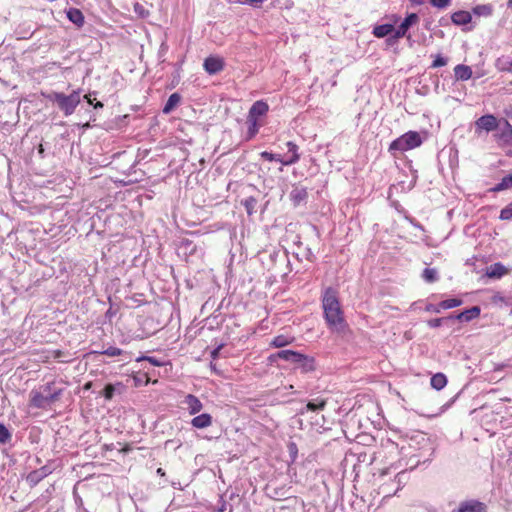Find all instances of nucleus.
<instances>
[{
	"label": "nucleus",
	"instance_id": "1",
	"mask_svg": "<svg viewBox=\"0 0 512 512\" xmlns=\"http://www.w3.org/2000/svg\"><path fill=\"white\" fill-rule=\"evenodd\" d=\"M322 308L325 321L330 330L341 333L346 329V321L338 299L337 291L332 287L324 290Z\"/></svg>",
	"mask_w": 512,
	"mask_h": 512
},
{
	"label": "nucleus",
	"instance_id": "2",
	"mask_svg": "<svg viewBox=\"0 0 512 512\" xmlns=\"http://www.w3.org/2000/svg\"><path fill=\"white\" fill-rule=\"evenodd\" d=\"M62 392V388L55 387V382H48L42 385L39 390L30 392V404L35 408L45 409L51 403L58 401Z\"/></svg>",
	"mask_w": 512,
	"mask_h": 512
},
{
	"label": "nucleus",
	"instance_id": "3",
	"mask_svg": "<svg viewBox=\"0 0 512 512\" xmlns=\"http://www.w3.org/2000/svg\"><path fill=\"white\" fill-rule=\"evenodd\" d=\"M43 95L48 101L56 104L65 116L73 114L81 101L80 89L72 91L69 95L56 91H51Z\"/></svg>",
	"mask_w": 512,
	"mask_h": 512
},
{
	"label": "nucleus",
	"instance_id": "4",
	"mask_svg": "<svg viewBox=\"0 0 512 512\" xmlns=\"http://www.w3.org/2000/svg\"><path fill=\"white\" fill-rule=\"evenodd\" d=\"M423 138L417 131H408L396 138L389 145L388 151L395 155L396 152H405L421 146Z\"/></svg>",
	"mask_w": 512,
	"mask_h": 512
},
{
	"label": "nucleus",
	"instance_id": "5",
	"mask_svg": "<svg viewBox=\"0 0 512 512\" xmlns=\"http://www.w3.org/2000/svg\"><path fill=\"white\" fill-rule=\"evenodd\" d=\"M500 124L501 121H499L494 115L486 114L476 120V132H480L482 130L486 132H492L497 130Z\"/></svg>",
	"mask_w": 512,
	"mask_h": 512
},
{
	"label": "nucleus",
	"instance_id": "6",
	"mask_svg": "<svg viewBox=\"0 0 512 512\" xmlns=\"http://www.w3.org/2000/svg\"><path fill=\"white\" fill-rule=\"evenodd\" d=\"M499 130L494 137L499 142L500 146H512V125L508 120L502 119Z\"/></svg>",
	"mask_w": 512,
	"mask_h": 512
},
{
	"label": "nucleus",
	"instance_id": "7",
	"mask_svg": "<svg viewBox=\"0 0 512 512\" xmlns=\"http://www.w3.org/2000/svg\"><path fill=\"white\" fill-rule=\"evenodd\" d=\"M53 472V468L50 465H44L39 469H35L31 471L26 476V482L31 486H36L40 481H42L45 477L50 475Z\"/></svg>",
	"mask_w": 512,
	"mask_h": 512
},
{
	"label": "nucleus",
	"instance_id": "8",
	"mask_svg": "<svg viewBox=\"0 0 512 512\" xmlns=\"http://www.w3.org/2000/svg\"><path fill=\"white\" fill-rule=\"evenodd\" d=\"M454 512H487V506L477 499H470L460 502Z\"/></svg>",
	"mask_w": 512,
	"mask_h": 512
},
{
	"label": "nucleus",
	"instance_id": "9",
	"mask_svg": "<svg viewBox=\"0 0 512 512\" xmlns=\"http://www.w3.org/2000/svg\"><path fill=\"white\" fill-rule=\"evenodd\" d=\"M419 21V17L416 13L408 14L401 24L395 29L394 38H402L406 35L407 31Z\"/></svg>",
	"mask_w": 512,
	"mask_h": 512
},
{
	"label": "nucleus",
	"instance_id": "10",
	"mask_svg": "<svg viewBox=\"0 0 512 512\" xmlns=\"http://www.w3.org/2000/svg\"><path fill=\"white\" fill-rule=\"evenodd\" d=\"M203 66L208 74L214 75L224 69L225 63L224 60L220 57L209 56L204 60Z\"/></svg>",
	"mask_w": 512,
	"mask_h": 512
},
{
	"label": "nucleus",
	"instance_id": "11",
	"mask_svg": "<svg viewBox=\"0 0 512 512\" xmlns=\"http://www.w3.org/2000/svg\"><path fill=\"white\" fill-rule=\"evenodd\" d=\"M293 364H295L296 368L301 369V371L304 373L312 372L316 369L315 358L302 353L299 354L297 361H295Z\"/></svg>",
	"mask_w": 512,
	"mask_h": 512
},
{
	"label": "nucleus",
	"instance_id": "12",
	"mask_svg": "<svg viewBox=\"0 0 512 512\" xmlns=\"http://www.w3.org/2000/svg\"><path fill=\"white\" fill-rule=\"evenodd\" d=\"M481 309L479 306H472L469 309H466L454 316V320H458L460 322H470L471 320L477 318L480 315Z\"/></svg>",
	"mask_w": 512,
	"mask_h": 512
},
{
	"label": "nucleus",
	"instance_id": "13",
	"mask_svg": "<svg viewBox=\"0 0 512 512\" xmlns=\"http://www.w3.org/2000/svg\"><path fill=\"white\" fill-rule=\"evenodd\" d=\"M299 354H300V352L293 351V350H281L275 354H271L269 356V360L271 362H274V361H276V359H282L284 361H287V362H290L293 364L295 361H297Z\"/></svg>",
	"mask_w": 512,
	"mask_h": 512
},
{
	"label": "nucleus",
	"instance_id": "14",
	"mask_svg": "<svg viewBox=\"0 0 512 512\" xmlns=\"http://www.w3.org/2000/svg\"><path fill=\"white\" fill-rule=\"evenodd\" d=\"M289 196L293 205L298 206L307 199L308 192L305 187L294 185Z\"/></svg>",
	"mask_w": 512,
	"mask_h": 512
},
{
	"label": "nucleus",
	"instance_id": "15",
	"mask_svg": "<svg viewBox=\"0 0 512 512\" xmlns=\"http://www.w3.org/2000/svg\"><path fill=\"white\" fill-rule=\"evenodd\" d=\"M268 110H269V106L266 102H264L262 100L256 101L251 106L247 118L257 120V117L265 115L268 112Z\"/></svg>",
	"mask_w": 512,
	"mask_h": 512
},
{
	"label": "nucleus",
	"instance_id": "16",
	"mask_svg": "<svg viewBox=\"0 0 512 512\" xmlns=\"http://www.w3.org/2000/svg\"><path fill=\"white\" fill-rule=\"evenodd\" d=\"M183 403L187 406L189 413L191 415L197 414L203 408V405L199 398L193 394L186 395Z\"/></svg>",
	"mask_w": 512,
	"mask_h": 512
},
{
	"label": "nucleus",
	"instance_id": "17",
	"mask_svg": "<svg viewBox=\"0 0 512 512\" xmlns=\"http://www.w3.org/2000/svg\"><path fill=\"white\" fill-rule=\"evenodd\" d=\"M286 147L288 149V153H290V156L286 158L285 161H282V165L290 166L299 161L300 154L298 153V146L294 142L288 141L286 143Z\"/></svg>",
	"mask_w": 512,
	"mask_h": 512
},
{
	"label": "nucleus",
	"instance_id": "18",
	"mask_svg": "<svg viewBox=\"0 0 512 512\" xmlns=\"http://www.w3.org/2000/svg\"><path fill=\"white\" fill-rule=\"evenodd\" d=\"M508 273V269L500 262L491 264L487 267L486 275L489 278L499 279Z\"/></svg>",
	"mask_w": 512,
	"mask_h": 512
},
{
	"label": "nucleus",
	"instance_id": "19",
	"mask_svg": "<svg viewBox=\"0 0 512 512\" xmlns=\"http://www.w3.org/2000/svg\"><path fill=\"white\" fill-rule=\"evenodd\" d=\"M454 75L458 81H467L472 77V69L470 66L458 64L454 67Z\"/></svg>",
	"mask_w": 512,
	"mask_h": 512
},
{
	"label": "nucleus",
	"instance_id": "20",
	"mask_svg": "<svg viewBox=\"0 0 512 512\" xmlns=\"http://www.w3.org/2000/svg\"><path fill=\"white\" fill-rule=\"evenodd\" d=\"M212 424V416L208 413H203L195 416L191 420V425L197 429L207 428Z\"/></svg>",
	"mask_w": 512,
	"mask_h": 512
},
{
	"label": "nucleus",
	"instance_id": "21",
	"mask_svg": "<svg viewBox=\"0 0 512 512\" xmlns=\"http://www.w3.org/2000/svg\"><path fill=\"white\" fill-rule=\"evenodd\" d=\"M67 18L74 23L77 27L84 25V15L81 10L77 8H69L66 12Z\"/></svg>",
	"mask_w": 512,
	"mask_h": 512
},
{
	"label": "nucleus",
	"instance_id": "22",
	"mask_svg": "<svg viewBox=\"0 0 512 512\" xmlns=\"http://www.w3.org/2000/svg\"><path fill=\"white\" fill-rule=\"evenodd\" d=\"M472 17L468 11H457L454 12L451 16V20L455 25H466L471 21Z\"/></svg>",
	"mask_w": 512,
	"mask_h": 512
},
{
	"label": "nucleus",
	"instance_id": "23",
	"mask_svg": "<svg viewBox=\"0 0 512 512\" xmlns=\"http://www.w3.org/2000/svg\"><path fill=\"white\" fill-rule=\"evenodd\" d=\"M392 32H394V25L386 23L375 26L373 28L372 34L377 38H384L389 36Z\"/></svg>",
	"mask_w": 512,
	"mask_h": 512
},
{
	"label": "nucleus",
	"instance_id": "24",
	"mask_svg": "<svg viewBox=\"0 0 512 512\" xmlns=\"http://www.w3.org/2000/svg\"><path fill=\"white\" fill-rule=\"evenodd\" d=\"M180 101H181L180 94H178V93L171 94L169 96L165 106L163 107L162 112L164 114L171 113L175 109V107L180 103Z\"/></svg>",
	"mask_w": 512,
	"mask_h": 512
},
{
	"label": "nucleus",
	"instance_id": "25",
	"mask_svg": "<svg viewBox=\"0 0 512 512\" xmlns=\"http://www.w3.org/2000/svg\"><path fill=\"white\" fill-rule=\"evenodd\" d=\"M430 384L432 388L441 390L447 384V377L443 373H436L431 377Z\"/></svg>",
	"mask_w": 512,
	"mask_h": 512
},
{
	"label": "nucleus",
	"instance_id": "26",
	"mask_svg": "<svg viewBox=\"0 0 512 512\" xmlns=\"http://www.w3.org/2000/svg\"><path fill=\"white\" fill-rule=\"evenodd\" d=\"M512 188V173L506 175L501 181L490 189L491 192H500Z\"/></svg>",
	"mask_w": 512,
	"mask_h": 512
},
{
	"label": "nucleus",
	"instance_id": "27",
	"mask_svg": "<svg viewBox=\"0 0 512 512\" xmlns=\"http://www.w3.org/2000/svg\"><path fill=\"white\" fill-rule=\"evenodd\" d=\"M496 67L503 72L512 73V59L502 56L496 60Z\"/></svg>",
	"mask_w": 512,
	"mask_h": 512
},
{
	"label": "nucleus",
	"instance_id": "28",
	"mask_svg": "<svg viewBox=\"0 0 512 512\" xmlns=\"http://www.w3.org/2000/svg\"><path fill=\"white\" fill-rule=\"evenodd\" d=\"M241 203L249 216L253 215L256 212L258 200L254 196L247 197L246 199L242 200Z\"/></svg>",
	"mask_w": 512,
	"mask_h": 512
},
{
	"label": "nucleus",
	"instance_id": "29",
	"mask_svg": "<svg viewBox=\"0 0 512 512\" xmlns=\"http://www.w3.org/2000/svg\"><path fill=\"white\" fill-rule=\"evenodd\" d=\"M293 340V337H289L286 335H277L273 338L271 345L276 348H282L292 343Z\"/></svg>",
	"mask_w": 512,
	"mask_h": 512
},
{
	"label": "nucleus",
	"instance_id": "30",
	"mask_svg": "<svg viewBox=\"0 0 512 512\" xmlns=\"http://www.w3.org/2000/svg\"><path fill=\"white\" fill-rule=\"evenodd\" d=\"M454 321V316L449 315L447 317H441V318H434L427 321V325L430 328H438L444 324H448L450 322Z\"/></svg>",
	"mask_w": 512,
	"mask_h": 512
},
{
	"label": "nucleus",
	"instance_id": "31",
	"mask_svg": "<svg viewBox=\"0 0 512 512\" xmlns=\"http://www.w3.org/2000/svg\"><path fill=\"white\" fill-rule=\"evenodd\" d=\"M422 278L427 283L436 282L438 277V271L435 268H425L422 272Z\"/></svg>",
	"mask_w": 512,
	"mask_h": 512
},
{
	"label": "nucleus",
	"instance_id": "32",
	"mask_svg": "<svg viewBox=\"0 0 512 512\" xmlns=\"http://www.w3.org/2000/svg\"><path fill=\"white\" fill-rule=\"evenodd\" d=\"M492 11V6L488 4L477 5L473 8V13L477 16H490Z\"/></svg>",
	"mask_w": 512,
	"mask_h": 512
},
{
	"label": "nucleus",
	"instance_id": "33",
	"mask_svg": "<svg viewBox=\"0 0 512 512\" xmlns=\"http://www.w3.org/2000/svg\"><path fill=\"white\" fill-rule=\"evenodd\" d=\"M463 301L458 298L446 299L440 302V307L442 310L452 309L462 305Z\"/></svg>",
	"mask_w": 512,
	"mask_h": 512
},
{
	"label": "nucleus",
	"instance_id": "34",
	"mask_svg": "<svg viewBox=\"0 0 512 512\" xmlns=\"http://www.w3.org/2000/svg\"><path fill=\"white\" fill-rule=\"evenodd\" d=\"M326 406V401L324 399L309 401L305 407L307 411H317L323 410Z\"/></svg>",
	"mask_w": 512,
	"mask_h": 512
},
{
	"label": "nucleus",
	"instance_id": "35",
	"mask_svg": "<svg viewBox=\"0 0 512 512\" xmlns=\"http://www.w3.org/2000/svg\"><path fill=\"white\" fill-rule=\"evenodd\" d=\"M248 131L247 140L252 139L258 132V124L256 119L247 118Z\"/></svg>",
	"mask_w": 512,
	"mask_h": 512
},
{
	"label": "nucleus",
	"instance_id": "36",
	"mask_svg": "<svg viewBox=\"0 0 512 512\" xmlns=\"http://www.w3.org/2000/svg\"><path fill=\"white\" fill-rule=\"evenodd\" d=\"M261 158L267 161H276L280 162L282 164V161H285V159L280 154H274L268 151H263L260 153Z\"/></svg>",
	"mask_w": 512,
	"mask_h": 512
},
{
	"label": "nucleus",
	"instance_id": "37",
	"mask_svg": "<svg viewBox=\"0 0 512 512\" xmlns=\"http://www.w3.org/2000/svg\"><path fill=\"white\" fill-rule=\"evenodd\" d=\"M11 437L12 435L8 428L3 423H0V443L6 444L10 441Z\"/></svg>",
	"mask_w": 512,
	"mask_h": 512
},
{
	"label": "nucleus",
	"instance_id": "38",
	"mask_svg": "<svg viewBox=\"0 0 512 512\" xmlns=\"http://www.w3.org/2000/svg\"><path fill=\"white\" fill-rule=\"evenodd\" d=\"M101 354L107 355L109 357H116L126 354V352L120 348L110 346L107 349L103 350Z\"/></svg>",
	"mask_w": 512,
	"mask_h": 512
},
{
	"label": "nucleus",
	"instance_id": "39",
	"mask_svg": "<svg viewBox=\"0 0 512 512\" xmlns=\"http://www.w3.org/2000/svg\"><path fill=\"white\" fill-rule=\"evenodd\" d=\"M448 58L444 57L442 54L435 55V59L431 64V68H439L447 65Z\"/></svg>",
	"mask_w": 512,
	"mask_h": 512
},
{
	"label": "nucleus",
	"instance_id": "40",
	"mask_svg": "<svg viewBox=\"0 0 512 512\" xmlns=\"http://www.w3.org/2000/svg\"><path fill=\"white\" fill-rule=\"evenodd\" d=\"M499 218L504 221L512 219V202L500 211Z\"/></svg>",
	"mask_w": 512,
	"mask_h": 512
},
{
	"label": "nucleus",
	"instance_id": "41",
	"mask_svg": "<svg viewBox=\"0 0 512 512\" xmlns=\"http://www.w3.org/2000/svg\"><path fill=\"white\" fill-rule=\"evenodd\" d=\"M288 453L291 462H294L297 459L298 456V447L295 442H289L287 445Z\"/></svg>",
	"mask_w": 512,
	"mask_h": 512
},
{
	"label": "nucleus",
	"instance_id": "42",
	"mask_svg": "<svg viewBox=\"0 0 512 512\" xmlns=\"http://www.w3.org/2000/svg\"><path fill=\"white\" fill-rule=\"evenodd\" d=\"M450 3L451 0H430V4L438 9H444L448 7Z\"/></svg>",
	"mask_w": 512,
	"mask_h": 512
},
{
	"label": "nucleus",
	"instance_id": "43",
	"mask_svg": "<svg viewBox=\"0 0 512 512\" xmlns=\"http://www.w3.org/2000/svg\"><path fill=\"white\" fill-rule=\"evenodd\" d=\"M134 12L140 16L141 18H145L146 16H148L149 12L147 10H145V8L143 7V5H141L140 3H135L134 4Z\"/></svg>",
	"mask_w": 512,
	"mask_h": 512
},
{
	"label": "nucleus",
	"instance_id": "44",
	"mask_svg": "<svg viewBox=\"0 0 512 512\" xmlns=\"http://www.w3.org/2000/svg\"><path fill=\"white\" fill-rule=\"evenodd\" d=\"M115 393V387L112 384H107L103 390V396L106 399H112Z\"/></svg>",
	"mask_w": 512,
	"mask_h": 512
},
{
	"label": "nucleus",
	"instance_id": "45",
	"mask_svg": "<svg viewBox=\"0 0 512 512\" xmlns=\"http://www.w3.org/2000/svg\"><path fill=\"white\" fill-rule=\"evenodd\" d=\"M142 360L148 361L152 365L158 366V367L163 365V362H161L157 358L151 357V356H144V357H140V358L137 359V361H142Z\"/></svg>",
	"mask_w": 512,
	"mask_h": 512
},
{
	"label": "nucleus",
	"instance_id": "46",
	"mask_svg": "<svg viewBox=\"0 0 512 512\" xmlns=\"http://www.w3.org/2000/svg\"><path fill=\"white\" fill-rule=\"evenodd\" d=\"M441 310H442V307H440V303H438V304L429 303L425 306L426 312L440 313Z\"/></svg>",
	"mask_w": 512,
	"mask_h": 512
},
{
	"label": "nucleus",
	"instance_id": "47",
	"mask_svg": "<svg viewBox=\"0 0 512 512\" xmlns=\"http://www.w3.org/2000/svg\"><path fill=\"white\" fill-rule=\"evenodd\" d=\"M224 347V344L221 343L219 344L216 348H214L211 353H210V356L212 359H216L218 356H219V352L220 350Z\"/></svg>",
	"mask_w": 512,
	"mask_h": 512
},
{
	"label": "nucleus",
	"instance_id": "48",
	"mask_svg": "<svg viewBox=\"0 0 512 512\" xmlns=\"http://www.w3.org/2000/svg\"><path fill=\"white\" fill-rule=\"evenodd\" d=\"M96 93L93 92V93H89L87 95L84 96V98L87 100V102L90 104V105H93L94 103V100H95V97H92L94 96Z\"/></svg>",
	"mask_w": 512,
	"mask_h": 512
},
{
	"label": "nucleus",
	"instance_id": "49",
	"mask_svg": "<svg viewBox=\"0 0 512 512\" xmlns=\"http://www.w3.org/2000/svg\"><path fill=\"white\" fill-rule=\"evenodd\" d=\"M399 38H394V33L393 34H390L389 37L387 38L386 42L388 45H394L397 41H398Z\"/></svg>",
	"mask_w": 512,
	"mask_h": 512
},
{
	"label": "nucleus",
	"instance_id": "50",
	"mask_svg": "<svg viewBox=\"0 0 512 512\" xmlns=\"http://www.w3.org/2000/svg\"><path fill=\"white\" fill-rule=\"evenodd\" d=\"M37 151H38V154L44 158L45 157V149L43 147V144H39L38 148H37Z\"/></svg>",
	"mask_w": 512,
	"mask_h": 512
},
{
	"label": "nucleus",
	"instance_id": "51",
	"mask_svg": "<svg viewBox=\"0 0 512 512\" xmlns=\"http://www.w3.org/2000/svg\"><path fill=\"white\" fill-rule=\"evenodd\" d=\"M246 3L252 4V5H258L261 4L264 0H243Z\"/></svg>",
	"mask_w": 512,
	"mask_h": 512
},
{
	"label": "nucleus",
	"instance_id": "52",
	"mask_svg": "<svg viewBox=\"0 0 512 512\" xmlns=\"http://www.w3.org/2000/svg\"><path fill=\"white\" fill-rule=\"evenodd\" d=\"M306 258L309 260V261H313V258H314V255L312 253V251L310 249H307V255H306Z\"/></svg>",
	"mask_w": 512,
	"mask_h": 512
},
{
	"label": "nucleus",
	"instance_id": "53",
	"mask_svg": "<svg viewBox=\"0 0 512 512\" xmlns=\"http://www.w3.org/2000/svg\"><path fill=\"white\" fill-rule=\"evenodd\" d=\"M93 106H94L95 109L102 108L103 107V103L98 101L96 103H93Z\"/></svg>",
	"mask_w": 512,
	"mask_h": 512
},
{
	"label": "nucleus",
	"instance_id": "54",
	"mask_svg": "<svg viewBox=\"0 0 512 512\" xmlns=\"http://www.w3.org/2000/svg\"><path fill=\"white\" fill-rule=\"evenodd\" d=\"M156 473L159 475V476H165V471L162 469V468H158Z\"/></svg>",
	"mask_w": 512,
	"mask_h": 512
},
{
	"label": "nucleus",
	"instance_id": "55",
	"mask_svg": "<svg viewBox=\"0 0 512 512\" xmlns=\"http://www.w3.org/2000/svg\"><path fill=\"white\" fill-rule=\"evenodd\" d=\"M410 1L416 5H422L424 3V0H410Z\"/></svg>",
	"mask_w": 512,
	"mask_h": 512
},
{
	"label": "nucleus",
	"instance_id": "56",
	"mask_svg": "<svg viewBox=\"0 0 512 512\" xmlns=\"http://www.w3.org/2000/svg\"><path fill=\"white\" fill-rule=\"evenodd\" d=\"M182 244L185 245L186 247H189L192 244V242L190 240L186 239V240H183Z\"/></svg>",
	"mask_w": 512,
	"mask_h": 512
},
{
	"label": "nucleus",
	"instance_id": "57",
	"mask_svg": "<svg viewBox=\"0 0 512 512\" xmlns=\"http://www.w3.org/2000/svg\"><path fill=\"white\" fill-rule=\"evenodd\" d=\"M62 355H63V352H62V351H60V350L55 351V357H56V358H59V357H61Z\"/></svg>",
	"mask_w": 512,
	"mask_h": 512
},
{
	"label": "nucleus",
	"instance_id": "58",
	"mask_svg": "<svg viewBox=\"0 0 512 512\" xmlns=\"http://www.w3.org/2000/svg\"><path fill=\"white\" fill-rule=\"evenodd\" d=\"M421 439L423 442L429 444V439L427 437H425V435H421Z\"/></svg>",
	"mask_w": 512,
	"mask_h": 512
},
{
	"label": "nucleus",
	"instance_id": "59",
	"mask_svg": "<svg viewBox=\"0 0 512 512\" xmlns=\"http://www.w3.org/2000/svg\"><path fill=\"white\" fill-rule=\"evenodd\" d=\"M112 315H114V312H112L111 309H109L107 312H106V316L107 317H112Z\"/></svg>",
	"mask_w": 512,
	"mask_h": 512
},
{
	"label": "nucleus",
	"instance_id": "60",
	"mask_svg": "<svg viewBox=\"0 0 512 512\" xmlns=\"http://www.w3.org/2000/svg\"><path fill=\"white\" fill-rule=\"evenodd\" d=\"M508 7L512 9V0L508 1Z\"/></svg>",
	"mask_w": 512,
	"mask_h": 512
},
{
	"label": "nucleus",
	"instance_id": "61",
	"mask_svg": "<svg viewBox=\"0 0 512 512\" xmlns=\"http://www.w3.org/2000/svg\"><path fill=\"white\" fill-rule=\"evenodd\" d=\"M220 511H225V506H222V508L220 509Z\"/></svg>",
	"mask_w": 512,
	"mask_h": 512
},
{
	"label": "nucleus",
	"instance_id": "62",
	"mask_svg": "<svg viewBox=\"0 0 512 512\" xmlns=\"http://www.w3.org/2000/svg\"><path fill=\"white\" fill-rule=\"evenodd\" d=\"M510 458L512 459V452L509 454Z\"/></svg>",
	"mask_w": 512,
	"mask_h": 512
}]
</instances>
